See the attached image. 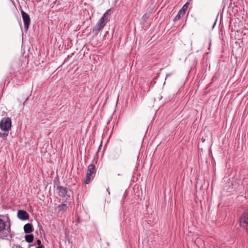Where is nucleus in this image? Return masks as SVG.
Listing matches in <instances>:
<instances>
[{
    "label": "nucleus",
    "mask_w": 248,
    "mask_h": 248,
    "mask_svg": "<svg viewBox=\"0 0 248 248\" xmlns=\"http://www.w3.org/2000/svg\"><path fill=\"white\" fill-rule=\"evenodd\" d=\"M110 10H107L98 20L94 27L92 31L95 35H97L99 32L102 30L108 22V17L107 15Z\"/></svg>",
    "instance_id": "f257e3e1"
},
{
    "label": "nucleus",
    "mask_w": 248,
    "mask_h": 248,
    "mask_svg": "<svg viewBox=\"0 0 248 248\" xmlns=\"http://www.w3.org/2000/svg\"><path fill=\"white\" fill-rule=\"evenodd\" d=\"M95 173L94 166L93 164L89 165L87 171L86 179L84 181V183L86 184H89L90 183L91 180L94 178Z\"/></svg>",
    "instance_id": "f03ea898"
},
{
    "label": "nucleus",
    "mask_w": 248,
    "mask_h": 248,
    "mask_svg": "<svg viewBox=\"0 0 248 248\" xmlns=\"http://www.w3.org/2000/svg\"><path fill=\"white\" fill-rule=\"evenodd\" d=\"M11 120L10 118H3L0 122V128L4 132H8L11 127Z\"/></svg>",
    "instance_id": "7ed1b4c3"
},
{
    "label": "nucleus",
    "mask_w": 248,
    "mask_h": 248,
    "mask_svg": "<svg viewBox=\"0 0 248 248\" xmlns=\"http://www.w3.org/2000/svg\"><path fill=\"white\" fill-rule=\"evenodd\" d=\"M57 190L58 192L59 195L63 199L67 200L70 198V196L68 194V190L66 187L62 186H58Z\"/></svg>",
    "instance_id": "20e7f679"
},
{
    "label": "nucleus",
    "mask_w": 248,
    "mask_h": 248,
    "mask_svg": "<svg viewBox=\"0 0 248 248\" xmlns=\"http://www.w3.org/2000/svg\"><path fill=\"white\" fill-rule=\"evenodd\" d=\"M240 224L245 228L248 233V212L244 213L240 218Z\"/></svg>",
    "instance_id": "39448f33"
},
{
    "label": "nucleus",
    "mask_w": 248,
    "mask_h": 248,
    "mask_svg": "<svg viewBox=\"0 0 248 248\" xmlns=\"http://www.w3.org/2000/svg\"><path fill=\"white\" fill-rule=\"evenodd\" d=\"M21 13L24 22L25 28L26 29V30H27L29 29L31 22V19L30 16L27 13L24 12L22 9L21 10Z\"/></svg>",
    "instance_id": "423d86ee"
},
{
    "label": "nucleus",
    "mask_w": 248,
    "mask_h": 248,
    "mask_svg": "<svg viewBox=\"0 0 248 248\" xmlns=\"http://www.w3.org/2000/svg\"><path fill=\"white\" fill-rule=\"evenodd\" d=\"M17 217L20 220H25L29 219V215L26 211L19 210L17 212Z\"/></svg>",
    "instance_id": "0eeeda50"
},
{
    "label": "nucleus",
    "mask_w": 248,
    "mask_h": 248,
    "mask_svg": "<svg viewBox=\"0 0 248 248\" xmlns=\"http://www.w3.org/2000/svg\"><path fill=\"white\" fill-rule=\"evenodd\" d=\"M34 229L32 224L27 223L24 226V232L26 233H30L33 232Z\"/></svg>",
    "instance_id": "6e6552de"
},
{
    "label": "nucleus",
    "mask_w": 248,
    "mask_h": 248,
    "mask_svg": "<svg viewBox=\"0 0 248 248\" xmlns=\"http://www.w3.org/2000/svg\"><path fill=\"white\" fill-rule=\"evenodd\" d=\"M186 13H184L182 11L181 9H180L178 13H177V15L173 19L174 21H176L177 20H178L180 19L181 16H183L185 15Z\"/></svg>",
    "instance_id": "1a4fd4ad"
},
{
    "label": "nucleus",
    "mask_w": 248,
    "mask_h": 248,
    "mask_svg": "<svg viewBox=\"0 0 248 248\" xmlns=\"http://www.w3.org/2000/svg\"><path fill=\"white\" fill-rule=\"evenodd\" d=\"M34 236L32 234H27L25 236V240L28 243H31L33 240Z\"/></svg>",
    "instance_id": "9d476101"
},
{
    "label": "nucleus",
    "mask_w": 248,
    "mask_h": 248,
    "mask_svg": "<svg viewBox=\"0 0 248 248\" xmlns=\"http://www.w3.org/2000/svg\"><path fill=\"white\" fill-rule=\"evenodd\" d=\"M68 208V206L66 204H62L58 206L59 211H65Z\"/></svg>",
    "instance_id": "9b49d317"
},
{
    "label": "nucleus",
    "mask_w": 248,
    "mask_h": 248,
    "mask_svg": "<svg viewBox=\"0 0 248 248\" xmlns=\"http://www.w3.org/2000/svg\"><path fill=\"white\" fill-rule=\"evenodd\" d=\"M6 224L5 222L1 218H0V232L4 230L5 229Z\"/></svg>",
    "instance_id": "f8f14e48"
},
{
    "label": "nucleus",
    "mask_w": 248,
    "mask_h": 248,
    "mask_svg": "<svg viewBox=\"0 0 248 248\" xmlns=\"http://www.w3.org/2000/svg\"><path fill=\"white\" fill-rule=\"evenodd\" d=\"M188 5H189V3L188 2H187L181 8V10L182 11H183V12H184V13H186V11L187 10V8H188Z\"/></svg>",
    "instance_id": "ddd939ff"
},
{
    "label": "nucleus",
    "mask_w": 248,
    "mask_h": 248,
    "mask_svg": "<svg viewBox=\"0 0 248 248\" xmlns=\"http://www.w3.org/2000/svg\"><path fill=\"white\" fill-rule=\"evenodd\" d=\"M8 136V133L5 132L4 133H0V137L2 138H6Z\"/></svg>",
    "instance_id": "4468645a"
},
{
    "label": "nucleus",
    "mask_w": 248,
    "mask_h": 248,
    "mask_svg": "<svg viewBox=\"0 0 248 248\" xmlns=\"http://www.w3.org/2000/svg\"><path fill=\"white\" fill-rule=\"evenodd\" d=\"M36 243L38 245V246H44L43 245H42L41 241L40 239H38L37 240Z\"/></svg>",
    "instance_id": "2eb2a0df"
},
{
    "label": "nucleus",
    "mask_w": 248,
    "mask_h": 248,
    "mask_svg": "<svg viewBox=\"0 0 248 248\" xmlns=\"http://www.w3.org/2000/svg\"><path fill=\"white\" fill-rule=\"evenodd\" d=\"M171 75H172V73H171L167 74L166 77V79L167 78L171 76Z\"/></svg>",
    "instance_id": "dca6fc26"
},
{
    "label": "nucleus",
    "mask_w": 248,
    "mask_h": 248,
    "mask_svg": "<svg viewBox=\"0 0 248 248\" xmlns=\"http://www.w3.org/2000/svg\"><path fill=\"white\" fill-rule=\"evenodd\" d=\"M6 230H7L8 232H9L10 231V225H9L8 227H7V228L6 229Z\"/></svg>",
    "instance_id": "f3484780"
},
{
    "label": "nucleus",
    "mask_w": 248,
    "mask_h": 248,
    "mask_svg": "<svg viewBox=\"0 0 248 248\" xmlns=\"http://www.w3.org/2000/svg\"><path fill=\"white\" fill-rule=\"evenodd\" d=\"M36 248H44V246H38Z\"/></svg>",
    "instance_id": "a211bd4d"
},
{
    "label": "nucleus",
    "mask_w": 248,
    "mask_h": 248,
    "mask_svg": "<svg viewBox=\"0 0 248 248\" xmlns=\"http://www.w3.org/2000/svg\"><path fill=\"white\" fill-rule=\"evenodd\" d=\"M107 191L108 192V194H110V192H109V188H107Z\"/></svg>",
    "instance_id": "6ab92c4d"
},
{
    "label": "nucleus",
    "mask_w": 248,
    "mask_h": 248,
    "mask_svg": "<svg viewBox=\"0 0 248 248\" xmlns=\"http://www.w3.org/2000/svg\"><path fill=\"white\" fill-rule=\"evenodd\" d=\"M28 98H27L26 100H25V101H27V100H28Z\"/></svg>",
    "instance_id": "aec40b11"
},
{
    "label": "nucleus",
    "mask_w": 248,
    "mask_h": 248,
    "mask_svg": "<svg viewBox=\"0 0 248 248\" xmlns=\"http://www.w3.org/2000/svg\"><path fill=\"white\" fill-rule=\"evenodd\" d=\"M28 98H27L26 100H25V101H27V100H28Z\"/></svg>",
    "instance_id": "412c9836"
},
{
    "label": "nucleus",
    "mask_w": 248,
    "mask_h": 248,
    "mask_svg": "<svg viewBox=\"0 0 248 248\" xmlns=\"http://www.w3.org/2000/svg\"><path fill=\"white\" fill-rule=\"evenodd\" d=\"M28 98H27L26 100H25V101H27V100H28Z\"/></svg>",
    "instance_id": "4be33fe9"
}]
</instances>
